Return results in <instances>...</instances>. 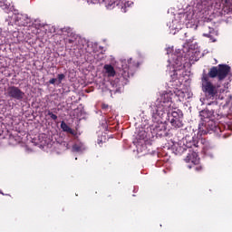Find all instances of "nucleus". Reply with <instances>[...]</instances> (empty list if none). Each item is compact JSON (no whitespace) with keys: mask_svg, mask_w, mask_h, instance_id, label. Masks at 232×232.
Instances as JSON below:
<instances>
[{"mask_svg":"<svg viewBox=\"0 0 232 232\" xmlns=\"http://www.w3.org/2000/svg\"><path fill=\"white\" fill-rule=\"evenodd\" d=\"M66 75L61 73L57 75V79H58V84H61V82H63V79H65Z\"/></svg>","mask_w":232,"mask_h":232,"instance_id":"19","label":"nucleus"},{"mask_svg":"<svg viewBox=\"0 0 232 232\" xmlns=\"http://www.w3.org/2000/svg\"><path fill=\"white\" fill-rule=\"evenodd\" d=\"M182 111L173 106L169 111L167 121H169L173 128H182L184 126Z\"/></svg>","mask_w":232,"mask_h":232,"instance_id":"8","label":"nucleus"},{"mask_svg":"<svg viewBox=\"0 0 232 232\" xmlns=\"http://www.w3.org/2000/svg\"><path fill=\"white\" fill-rule=\"evenodd\" d=\"M5 95L14 101H19L20 102L24 100V92L15 85L9 86Z\"/></svg>","mask_w":232,"mask_h":232,"instance_id":"10","label":"nucleus"},{"mask_svg":"<svg viewBox=\"0 0 232 232\" xmlns=\"http://www.w3.org/2000/svg\"><path fill=\"white\" fill-rule=\"evenodd\" d=\"M200 53L191 48L184 47L182 50L178 49L170 55L169 64L172 67L169 74L172 81H177L184 77V64L186 63H195L198 61Z\"/></svg>","mask_w":232,"mask_h":232,"instance_id":"2","label":"nucleus"},{"mask_svg":"<svg viewBox=\"0 0 232 232\" xmlns=\"http://www.w3.org/2000/svg\"><path fill=\"white\" fill-rule=\"evenodd\" d=\"M63 34H72V28L64 27L62 29Z\"/></svg>","mask_w":232,"mask_h":232,"instance_id":"20","label":"nucleus"},{"mask_svg":"<svg viewBox=\"0 0 232 232\" xmlns=\"http://www.w3.org/2000/svg\"><path fill=\"white\" fill-rule=\"evenodd\" d=\"M48 115H50L53 121H57V115L53 114V112H48Z\"/></svg>","mask_w":232,"mask_h":232,"instance_id":"22","label":"nucleus"},{"mask_svg":"<svg viewBox=\"0 0 232 232\" xmlns=\"http://www.w3.org/2000/svg\"><path fill=\"white\" fill-rule=\"evenodd\" d=\"M231 68L228 65L219 64L218 67H212L208 72L209 77L215 79L218 77L219 81H223L227 77V73H229Z\"/></svg>","mask_w":232,"mask_h":232,"instance_id":"9","label":"nucleus"},{"mask_svg":"<svg viewBox=\"0 0 232 232\" xmlns=\"http://www.w3.org/2000/svg\"><path fill=\"white\" fill-rule=\"evenodd\" d=\"M32 23V18L28 17V14H13L12 17L5 19V24L7 26H28Z\"/></svg>","mask_w":232,"mask_h":232,"instance_id":"7","label":"nucleus"},{"mask_svg":"<svg viewBox=\"0 0 232 232\" xmlns=\"http://www.w3.org/2000/svg\"><path fill=\"white\" fill-rule=\"evenodd\" d=\"M98 3H101V0H98Z\"/></svg>","mask_w":232,"mask_h":232,"instance_id":"32","label":"nucleus"},{"mask_svg":"<svg viewBox=\"0 0 232 232\" xmlns=\"http://www.w3.org/2000/svg\"><path fill=\"white\" fill-rule=\"evenodd\" d=\"M202 92L205 93V97L210 101H215L218 97V88L220 85H215L211 82L209 76L203 75L201 79Z\"/></svg>","mask_w":232,"mask_h":232,"instance_id":"6","label":"nucleus"},{"mask_svg":"<svg viewBox=\"0 0 232 232\" xmlns=\"http://www.w3.org/2000/svg\"><path fill=\"white\" fill-rule=\"evenodd\" d=\"M61 128H62L63 131H65L66 133H70L71 135H73V130L72 128H70V126H68V124H66V122L62 121Z\"/></svg>","mask_w":232,"mask_h":232,"instance_id":"17","label":"nucleus"},{"mask_svg":"<svg viewBox=\"0 0 232 232\" xmlns=\"http://www.w3.org/2000/svg\"><path fill=\"white\" fill-rule=\"evenodd\" d=\"M196 10L204 17H222L231 12V0H200Z\"/></svg>","mask_w":232,"mask_h":232,"instance_id":"3","label":"nucleus"},{"mask_svg":"<svg viewBox=\"0 0 232 232\" xmlns=\"http://www.w3.org/2000/svg\"><path fill=\"white\" fill-rule=\"evenodd\" d=\"M174 93L179 97V99H184V97H186V93H184V92L180 91V90H178V91H175Z\"/></svg>","mask_w":232,"mask_h":232,"instance_id":"18","label":"nucleus"},{"mask_svg":"<svg viewBox=\"0 0 232 232\" xmlns=\"http://www.w3.org/2000/svg\"><path fill=\"white\" fill-rule=\"evenodd\" d=\"M86 150V146L84 143L81 141H77L73 146H72V151H76L77 153H81Z\"/></svg>","mask_w":232,"mask_h":232,"instance_id":"16","label":"nucleus"},{"mask_svg":"<svg viewBox=\"0 0 232 232\" xmlns=\"http://www.w3.org/2000/svg\"><path fill=\"white\" fill-rule=\"evenodd\" d=\"M103 73L106 77H113L116 75L115 68H113V66L111 64H105L103 66Z\"/></svg>","mask_w":232,"mask_h":232,"instance_id":"14","label":"nucleus"},{"mask_svg":"<svg viewBox=\"0 0 232 232\" xmlns=\"http://www.w3.org/2000/svg\"><path fill=\"white\" fill-rule=\"evenodd\" d=\"M102 110H106V109H108V105L102 104Z\"/></svg>","mask_w":232,"mask_h":232,"instance_id":"27","label":"nucleus"},{"mask_svg":"<svg viewBox=\"0 0 232 232\" xmlns=\"http://www.w3.org/2000/svg\"><path fill=\"white\" fill-rule=\"evenodd\" d=\"M215 111L209 109H205L199 112L201 121L198 124V133L200 135H208V133H217V135H218V133L224 131V127L217 124V122L211 119Z\"/></svg>","mask_w":232,"mask_h":232,"instance_id":"4","label":"nucleus"},{"mask_svg":"<svg viewBox=\"0 0 232 232\" xmlns=\"http://www.w3.org/2000/svg\"><path fill=\"white\" fill-rule=\"evenodd\" d=\"M171 52H173V48L169 47V48L167 49V53H168V55H169V53H171Z\"/></svg>","mask_w":232,"mask_h":232,"instance_id":"26","label":"nucleus"},{"mask_svg":"<svg viewBox=\"0 0 232 232\" xmlns=\"http://www.w3.org/2000/svg\"><path fill=\"white\" fill-rule=\"evenodd\" d=\"M203 36L208 37L212 43H215V35H217V32L213 27H211L209 24H205L203 27Z\"/></svg>","mask_w":232,"mask_h":232,"instance_id":"12","label":"nucleus"},{"mask_svg":"<svg viewBox=\"0 0 232 232\" xmlns=\"http://www.w3.org/2000/svg\"><path fill=\"white\" fill-rule=\"evenodd\" d=\"M172 95L173 93H171V92H164L157 99L155 103L150 106V113L154 122L151 126V130L156 135H162V131H166L168 115H169V111L173 110Z\"/></svg>","mask_w":232,"mask_h":232,"instance_id":"1","label":"nucleus"},{"mask_svg":"<svg viewBox=\"0 0 232 232\" xmlns=\"http://www.w3.org/2000/svg\"><path fill=\"white\" fill-rule=\"evenodd\" d=\"M0 8L5 10V12H10V10L14 8V5H12L8 0H3L0 1Z\"/></svg>","mask_w":232,"mask_h":232,"instance_id":"15","label":"nucleus"},{"mask_svg":"<svg viewBox=\"0 0 232 232\" xmlns=\"http://www.w3.org/2000/svg\"><path fill=\"white\" fill-rule=\"evenodd\" d=\"M208 156L210 157V159H213L214 155L212 153L208 154Z\"/></svg>","mask_w":232,"mask_h":232,"instance_id":"28","label":"nucleus"},{"mask_svg":"<svg viewBox=\"0 0 232 232\" xmlns=\"http://www.w3.org/2000/svg\"><path fill=\"white\" fill-rule=\"evenodd\" d=\"M101 142H102V140H98V144H101Z\"/></svg>","mask_w":232,"mask_h":232,"instance_id":"30","label":"nucleus"},{"mask_svg":"<svg viewBox=\"0 0 232 232\" xmlns=\"http://www.w3.org/2000/svg\"><path fill=\"white\" fill-rule=\"evenodd\" d=\"M125 6H130V3L125 4Z\"/></svg>","mask_w":232,"mask_h":232,"instance_id":"29","label":"nucleus"},{"mask_svg":"<svg viewBox=\"0 0 232 232\" xmlns=\"http://www.w3.org/2000/svg\"><path fill=\"white\" fill-rule=\"evenodd\" d=\"M188 168L191 169V166L190 165H188Z\"/></svg>","mask_w":232,"mask_h":232,"instance_id":"31","label":"nucleus"},{"mask_svg":"<svg viewBox=\"0 0 232 232\" xmlns=\"http://www.w3.org/2000/svg\"><path fill=\"white\" fill-rule=\"evenodd\" d=\"M146 137H148V134L146 133V130H140L137 135V140H140V144L137 145L138 151H142V150H146V146L143 145L144 142H146ZM140 146L142 149H140Z\"/></svg>","mask_w":232,"mask_h":232,"instance_id":"13","label":"nucleus"},{"mask_svg":"<svg viewBox=\"0 0 232 232\" xmlns=\"http://www.w3.org/2000/svg\"><path fill=\"white\" fill-rule=\"evenodd\" d=\"M105 5H108V6H113L115 5V2H109L108 0H102Z\"/></svg>","mask_w":232,"mask_h":232,"instance_id":"21","label":"nucleus"},{"mask_svg":"<svg viewBox=\"0 0 232 232\" xmlns=\"http://www.w3.org/2000/svg\"><path fill=\"white\" fill-rule=\"evenodd\" d=\"M194 169L196 171H200L202 169V167L201 166H194Z\"/></svg>","mask_w":232,"mask_h":232,"instance_id":"25","label":"nucleus"},{"mask_svg":"<svg viewBox=\"0 0 232 232\" xmlns=\"http://www.w3.org/2000/svg\"><path fill=\"white\" fill-rule=\"evenodd\" d=\"M121 77L125 79V81H128L130 79V70L131 68H135V64L131 63V59L126 61V60H121Z\"/></svg>","mask_w":232,"mask_h":232,"instance_id":"11","label":"nucleus"},{"mask_svg":"<svg viewBox=\"0 0 232 232\" xmlns=\"http://www.w3.org/2000/svg\"><path fill=\"white\" fill-rule=\"evenodd\" d=\"M65 43H66V44H73V40L72 39H66Z\"/></svg>","mask_w":232,"mask_h":232,"instance_id":"23","label":"nucleus"},{"mask_svg":"<svg viewBox=\"0 0 232 232\" xmlns=\"http://www.w3.org/2000/svg\"><path fill=\"white\" fill-rule=\"evenodd\" d=\"M55 82H57V79L56 78H53L49 81L50 84H55Z\"/></svg>","mask_w":232,"mask_h":232,"instance_id":"24","label":"nucleus"},{"mask_svg":"<svg viewBox=\"0 0 232 232\" xmlns=\"http://www.w3.org/2000/svg\"><path fill=\"white\" fill-rule=\"evenodd\" d=\"M171 148L173 151H175L176 155H182V153L186 151L187 148H188V153L185 159V161L191 162L194 164V166H197L200 162L198 154L191 150V145H186L184 144V141H179L173 143Z\"/></svg>","mask_w":232,"mask_h":232,"instance_id":"5","label":"nucleus"}]
</instances>
